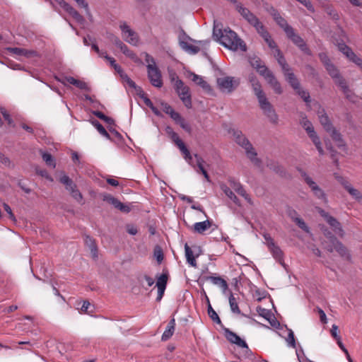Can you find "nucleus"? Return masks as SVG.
Instances as JSON below:
<instances>
[{"label": "nucleus", "mask_w": 362, "mask_h": 362, "mask_svg": "<svg viewBox=\"0 0 362 362\" xmlns=\"http://www.w3.org/2000/svg\"><path fill=\"white\" fill-rule=\"evenodd\" d=\"M221 189L225 193V194L230 199L232 200L236 205L240 206V203L239 202V199L235 196V194L233 192V191L226 185H222L221 186Z\"/></svg>", "instance_id": "nucleus-31"}, {"label": "nucleus", "mask_w": 362, "mask_h": 362, "mask_svg": "<svg viewBox=\"0 0 362 362\" xmlns=\"http://www.w3.org/2000/svg\"><path fill=\"white\" fill-rule=\"evenodd\" d=\"M212 226L214 225L213 224V222L209 220H206L202 222H197L193 226V230L195 233L202 234Z\"/></svg>", "instance_id": "nucleus-19"}, {"label": "nucleus", "mask_w": 362, "mask_h": 362, "mask_svg": "<svg viewBox=\"0 0 362 362\" xmlns=\"http://www.w3.org/2000/svg\"><path fill=\"white\" fill-rule=\"evenodd\" d=\"M171 139L183 154L185 160L192 166L194 167L192 161V156H191L189 151L187 149L184 142L180 139L177 134L173 132Z\"/></svg>", "instance_id": "nucleus-12"}, {"label": "nucleus", "mask_w": 362, "mask_h": 362, "mask_svg": "<svg viewBox=\"0 0 362 362\" xmlns=\"http://www.w3.org/2000/svg\"><path fill=\"white\" fill-rule=\"evenodd\" d=\"M279 64L281 66L282 71L285 75V77L288 83L292 86L294 90H297L300 88V84L296 79V77L291 71L289 66L286 64L284 58H280Z\"/></svg>", "instance_id": "nucleus-11"}, {"label": "nucleus", "mask_w": 362, "mask_h": 362, "mask_svg": "<svg viewBox=\"0 0 362 362\" xmlns=\"http://www.w3.org/2000/svg\"><path fill=\"white\" fill-rule=\"evenodd\" d=\"M61 82L64 84H65L66 82L69 83L70 84H72L79 89L81 90H88V86L86 83L84 81L76 79L75 78L72 76H65Z\"/></svg>", "instance_id": "nucleus-21"}, {"label": "nucleus", "mask_w": 362, "mask_h": 362, "mask_svg": "<svg viewBox=\"0 0 362 362\" xmlns=\"http://www.w3.org/2000/svg\"><path fill=\"white\" fill-rule=\"evenodd\" d=\"M224 334L228 341L230 343L236 344L238 346L241 348L248 349L247 343L238 336L235 332L230 331L228 328L224 329Z\"/></svg>", "instance_id": "nucleus-15"}, {"label": "nucleus", "mask_w": 362, "mask_h": 362, "mask_svg": "<svg viewBox=\"0 0 362 362\" xmlns=\"http://www.w3.org/2000/svg\"><path fill=\"white\" fill-rule=\"evenodd\" d=\"M50 4L55 8L58 9L59 8H63L65 11L70 6L69 4L65 2L64 0H51Z\"/></svg>", "instance_id": "nucleus-40"}, {"label": "nucleus", "mask_w": 362, "mask_h": 362, "mask_svg": "<svg viewBox=\"0 0 362 362\" xmlns=\"http://www.w3.org/2000/svg\"><path fill=\"white\" fill-rule=\"evenodd\" d=\"M0 163L8 168H13L14 163L4 153L0 151Z\"/></svg>", "instance_id": "nucleus-45"}, {"label": "nucleus", "mask_w": 362, "mask_h": 362, "mask_svg": "<svg viewBox=\"0 0 362 362\" xmlns=\"http://www.w3.org/2000/svg\"><path fill=\"white\" fill-rule=\"evenodd\" d=\"M148 77L151 84L158 88H160L163 85L161 79V74L157 66L153 67L147 66Z\"/></svg>", "instance_id": "nucleus-14"}, {"label": "nucleus", "mask_w": 362, "mask_h": 362, "mask_svg": "<svg viewBox=\"0 0 362 362\" xmlns=\"http://www.w3.org/2000/svg\"><path fill=\"white\" fill-rule=\"evenodd\" d=\"M319 119L324 129L330 133L332 139L337 143L338 147H345V143L341 135L332 126L328 115H320Z\"/></svg>", "instance_id": "nucleus-6"}, {"label": "nucleus", "mask_w": 362, "mask_h": 362, "mask_svg": "<svg viewBox=\"0 0 362 362\" xmlns=\"http://www.w3.org/2000/svg\"><path fill=\"white\" fill-rule=\"evenodd\" d=\"M276 23L284 29L286 34L288 32V30H291L292 28L287 23L286 21L282 17H278L277 20L275 21Z\"/></svg>", "instance_id": "nucleus-48"}, {"label": "nucleus", "mask_w": 362, "mask_h": 362, "mask_svg": "<svg viewBox=\"0 0 362 362\" xmlns=\"http://www.w3.org/2000/svg\"><path fill=\"white\" fill-rule=\"evenodd\" d=\"M120 50L123 54L131 59H134L136 57V54L132 50H130L125 44L122 46V47L120 48Z\"/></svg>", "instance_id": "nucleus-53"}, {"label": "nucleus", "mask_w": 362, "mask_h": 362, "mask_svg": "<svg viewBox=\"0 0 362 362\" xmlns=\"http://www.w3.org/2000/svg\"><path fill=\"white\" fill-rule=\"evenodd\" d=\"M210 280L214 284L218 285L224 290H226L228 288L227 282L221 277L211 276Z\"/></svg>", "instance_id": "nucleus-42"}, {"label": "nucleus", "mask_w": 362, "mask_h": 362, "mask_svg": "<svg viewBox=\"0 0 362 362\" xmlns=\"http://www.w3.org/2000/svg\"><path fill=\"white\" fill-rule=\"evenodd\" d=\"M7 50L12 54L18 57H25L26 58H32L37 56V53L34 50H28L20 47H8Z\"/></svg>", "instance_id": "nucleus-17"}, {"label": "nucleus", "mask_w": 362, "mask_h": 362, "mask_svg": "<svg viewBox=\"0 0 362 362\" xmlns=\"http://www.w3.org/2000/svg\"><path fill=\"white\" fill-rule=\"evenodd\" d=\"M175 320L174 318H173L168 322V326L162 335L161 339L163 341H167L173 336L175 331Z\"/></svg>", "instance_id": "nucleus-27"}, {"label": "nucleus", "mask_w": 362, "mask_h": 362, "mask_svg": "<svg viewBox=\"0 0 362 362\" xmlns=\"http://www.w3.org/2000/svg\"><path fill=\"white\" fill-rule=\"evenodd\" d=\"M60 182L65 185L66 189L71 192L74 188H76V185L73 182V181L69 177V176L64 175L59 179Z\"/></svg>", "instance_id": "nucleus-33"}, {"label": "nucleus", "mask_w": 362, "mask_h": 362, "mask_svg": "<svg viewBox=\"0 0 362 362\" xmlns=\"http://www.w3.org/2000/svg\"><path fill=\"white\" fill-rule=\"evenodd\" d=\"M264 238L267 241V245L272 254L273 257L280 264H283V252L280 247L277 246L274 240L269 235H264Z\"/></svg>", "instance_id": "nucleus-13"}, {"label": "nucleus", "mask_w": 362, "mask_h": 362, "mask_svg": "<svg viewBox=\"0 0 362 362\" xmlns=\"http://www.w3.org/2000/svg\"><path fill=\"white\" fill-rule=\"evenodd\" d=\"M70 14L77 22L83 23L84 19L81 15H80L73 7L71 6L66 11Z\"/></svg>", "instance_id": "nucleus-41"}, {"label": "nucleus", "mask_w": 362, "mask_h": 362, "mask_svg": "<svg viewBox=\"0 0 362 362\" xmlns=\"http://www.w3.org/2000/svg\"><path fill=\"white\" fill-rule=\"evenodd\" d=\"M325 249L332 252L335 250L342 258L346 260L351 259V255L349 250L337 238L330 234L329 243H325Z\"/></svg>", "instance_id": "nucleus-5"}, {"label": "nucleus", "mask_w": 362, "mask_h": 362, "mask_svg": "<svg viewBox=\"0 0 362 362\" xmlns=\"http://www.w3.org/2000/svg\"><path fill=\"white\" fill-rule=\"evenodd\" d=\"M170 116L175 123L179 124L184 130L189 133L191 132V124L182 117V115H170Z\"/></svg>", "instance_id": "nucleus-22"}, {"label": "nucleus", "mask_w": 362, "mask_h": 362, "mask_svg": "<svg viewBox=\"0 0 362 362\" xmlns=\"http://www.w3.org/2000/svg\"><path fill=\"white\" fill-rule=\"evenodd\" d=\"M185 251L187 262L192 267H197L196 257L194 256L193 251L187 243L185 245Z\"/></svg>", "instance_id": "nucleus-26"}, {"label": "nucleus", "mask_w": 362, "mask_h": 362, "mask_svg": "<svg viewBox=\"0 0 362 362\" xmlns=\"http://www.w3.org/2000/svg\"><path fill=\"white\" fill-rule=\"evenodd\" d=\"M91 124L96 128L98 132L107 139H110V135L103 127V126L97 120H92Z\"/></svg>", "instance_id": "nucleus-37"}, {"label": "nucleus", "mask_w": 362, "mask_h": 362, "mask_svg": "<svg viewBox=\"0 0 362 362\" xmlns=\"http://www.w3.org/2000/svg\"><path fill=\"white\" fill-rule=\"evenodd\" d=\"M296 93L305 102L306 104L310 103V97L309 93L302 89L300 87L296 90Z\"/></svg>", "instance_id": "nucleus-47"}, {"label": "nucleus", "mask_w": 362, "mask_h": 362, "mask_svg": "<svg viewBox=\"0 0 362 362\" xmlns=\"http://www.w3.org/2000/svg\"><path fill=\"white\" fill-rule=\"evenodd\" d=\"M257 32L264 40L269 47L272 49L273 54L278 62L280 58H284L281 51L278 49L276 42L272 39L269 33L266 30L264 26Z\"/></svg>", "instance_id": "nucleus-10"}, {"label": "nucleus", "mask_w": 362, "mask_h": 362, "mask_svg": "<svg viewBox=\"0 0 362 362\" xmlns=\"http://www.w3.org/2000/svg\"><path fill=\"white\" fill-rule=\"evenodd\" d=\"M71 196L74 199H75L77 202H81L83 199V196L81 193L77 189V188H74L73 190L70 192Z\"/></svg>", "instance_id": "nucleus-56"}, {"label": "nucleus", "mask_w": 362, "mask_h": 362, "mask_svg": "<svg viewBox=\"0 0 362 362\" xmlns=\"http://www.w3.org/2000/svg\"><path fill=\"white\" fill-rule=\"evenodd\" d=\"M301 126L303 127V129L306 131V132H309L311 130L314 129V127L312 124V123L308 120L305 117H303L300 122Z\"/></svg>", "instance_id": "nucleus-50"}, {"label": "nucleus", "mask_w": 362, "mask_h": 362, "mask_svg": "<svg viewBox=\"0 0 362 362\" xmlns=\"http://www.w3.org/2000/svg\"><path fill=\"white\" fill-rule=\"evenodd\" d=\"M121 78L124 81L130 88H136L135 83L124 73V71L122 72V74L119 75Z\"/></svg>", "instance_id": "nucleus-52"}, {"label": "nucleus", "mask_w": 362, "mask_h": 362, "mask_svg": "<svg viewBox=\"0 0 362 362\" xmlns=\"http://www.w3.org/2000/svg\"><path fill=\"white\" fill-rule=\"evenodd\" d=\"M194 158H196V165H197L199 171L202 173V174L204 175V177L208 182H211L209 176L204 167V159L197 154L194 155Z\"/></svg>", "instance_id": "nucleus-29"}, {"label": "nucleus", "mask_w": 362, "mask_h": 362, "mask_svg": "<svg viewBox=\"0 0 362 362\" xmlns=\"http://www.w3.org/2000/svg\"><path fill=\"white\" fill-rule=\"evenodd\" d=\"M319 57H320V60L322 61V62L324 64L325 66H327V64L331 63L329 59L327 57V55L325 53H324V52L320 53L319 54Z\"/></svg>", "instance_id": "nucleus-63"}, {"label": "nucleus", "mask_w": 362, "mask_h": 362, "mask_svg": "<svg viewBox=\"0 0 362 362\" xmlns=\"http://www.w3.org/2000/svg\"><path fill=\"white\" fill-rule=\"evenodd\" d=\"M217 86L223 93H231L238 86L239 81L232 76H223L218 78Z\"/></svg>", "instance_id": "nucleus-9"}, {"label": "nucleus", "mask_w": 362, "mask_h": 362, "mask_svg": "<svg viewBox=\"0 0 362 362\" xmlns=\"http://www.w3.org/2000/svg\"><path fill=\"white\" fill-rule=\"evenodd\" d=\"M119 27L121 30L122 37L125 42L133 46H138L140 44V38L138 33L125 21H121Z\"/></svg>", "instance_id": "nucleus-7"}, {"label": "nucleus", "mask_w": 362, "mask_h": 362, "mask_svg": "<svg viewBox=\"0 0 362 362\" xmlns=\"http://www.w3.org/2000/svg\"><path fill=\"white\" fill-rule=\"evenodd\" d=\"M317 212L326 221V222L333 228L336 234L340 237L344 235V230H343L341 223L333 216L329 215L327 212L320 207L316 208Z\"/></svg>", "instance_id": "nucleus-8"}, {"label": "nucleus", "mask_w": 362, "mask_h": 362, "mask_svg": "<svg viewBox=\"0 0 362 362\" xmlns=\"http://www.w3.org/2000/svg\"><path fill=\"white\" fill-rule=\"evenodd\" d=\"M299 228H300L304 231L308 232L309 228L305 224V221L300 217L298 218H296V221H294Z\"/></svg>", "instance_id": "nucleus-54"}, {"label": "nucleus", "mask_w": 362, "mask_h": 362, "mask_svg": "<svg viewBox=\"0 0 362 362\" xmlns=\"http://www.w3.org/2000/svg\"><path fill=\"white\" fill-rule=\"evenodd\" d=\"M302 176L303 177L305 182L309 186V187L310 188L312 192L315 190V189H317L318 187H320L317 185V183L310 176H308L305 173L302 174Z\"/></svg>", "instance_id": "nucleus-43"}, {"label": "nucleus", "mask_w": 362, "mask_h": 362, "mask_svg": "<svg viewBox=\"0 0 362 362\" xmlns=\"http://www.w3.org/2000/svg\"><path fill=\"white\" fill-rule=\"evenodd\" d=\"M245 21L248 22L251 25H252L257 31L264 26L262 23L259 21V18L252 12H250L244 18Z\"/></svg>", "instance_id": "nucleus-24"}, {"label": "nucleus", "mask_w": 362, "mask_h": 362, "mask_svg": "<svg viewBox=\"0 0 362 362\" xmlns=\"http://www.w3.org/2000/svg\"><path fill=\"white\" fill-rule=\"evenodd\" d=\"M181 48L189 54H194L199 52V47L192 45L187 42H180V43Z\"/></svg>", "instance_id": "nucleus-30"}, {"label": "nucleus", "mask_w": 362, "mask_h": 362, "mask_svg": "<svg viewBox=\"0 0 362 362\" xmlns=\"http://www.w3.org/2000/svg\"><path fill=\"white\" fill-rule=\"evenodd\" d=\"M84 243L90 250L91 257L93 259H96L98 257V247L95 244V240L90 237L89 235H85Z\"/></svg>", "instance_id": "nucleus-20"}, {"label": "nucleus", "mask_w": 362, "mask_h": 362, "mask_svg": "<svg viewBox=\"0 0 362 362\" xmlns=\"http://www.w3.org/2000/svg\"><path fill=\"white\" fill-rule=\"evenodd\" d=\"M331 334L336 341L341 339L340 336L338 334V326L337 325H333L332 326Z\"/></svg>", "instance_id": "nucleus-59"}, {"label": "nucleus", "mask_w": 362, "mask_h": 362, "mask_svg": "<svg viewBox=\"0 0 362 362\" xmlns=\"http://www.w3.org/2000/svg\"><path fill=\"white\" fill-rule=\"evenodd\" d=\"M190 78L191 80L195 83L197 85L199 86L201 88H202L205 90H210V86L209 83L204 80V78L197 74H190Z\"/></svg>", "instance_id": "nucleus-25"}, {"label": "nucleus", "mask_w": 362, "mask_h": 362, "mask_svg": "<svg viewBox=\"0 0 362 362\" xmlns=\"http://www.w3.org/2000/svg\"><path fill=\"white\" fill-rule=\"evenodd\" d=\"M233 136L235 141L241 146L245 152L246 156L257 166L261 164L260 159L257 157V153L250 141L238 129L233 130Z\"/></svg>", "instance_id": "nucleus-2"}, {"label": "nucleus", "mask_w": 362, "mask_h": 362, "mask_svg": "<svg viewBox=\"0 0 362 362\" xmlns=\"http://www.w3.org/2000/svg\"><path fill=\"white\" fill-rule=\"evenodd\" d=\"M214 36L226 48L233 51L240 49L246 51L245 42L237 35V34L230 28L216 29L214 28Z\"/></svg>", "instance_id": "nucleus-1"}, {"label": "nucleus", "mask_w": 362, "mask_h": 362, "mask_svg": "<svg viewBox=\"0 0 362 362\" xmlns=\"http://www.w3.org/2000/svg\"><path fill=\"white\" fill-rule=\"evenodd\" d=\"M287 37L291 39L293 42L302 51L305 53L309 54L310 50L307 47L306 44L301 37L298 35L296 34L293 29L288 30V32L286 33Z\"/></svg>", "instance_id": "nucleus-16"}, {"label": "nucleus", "mask_w": 362, "mask_h": 362, "mask_svg": "<svg viewBox=\"0 0 362 362\" xmlns=\"http://www.w3.org/2000/svg\"><path fill=\"white\" fill-rule=\"evenodd\" d=\"M286 340H287V342L288 343V344L291 347H293V348L296 347V341H295V338H294V334L292 330H289V332L288 334V338Z\"/></svg>", "instance_id": "nucleus-57"}, {"label": "nucleus", "mask_w": 362, "mask_h": 362, "mask_svg": "<svg viewBox=\"0 0 362 362\" xmlns=\"http://www.w3.org/2000/svg\"><path fill=\"white\" fill-rule=\"evenodd\" d=\"M207 300H208V308H207V312H208V315L209 316V317L216 323L218 324V325H221V319L219 318L218 314L216 313V312L213 309V308L211 307L210 303H209V298H207Z\"/></svg>", "instance_id": "nucleus-34"}, {"label": "nucleus", "mask_w": 362, "mask_h": 362, "mask_svg": "<svg viewBox=\"0 0 362 362\" xmlns=\"http://www.w3.org/2000/svg\"><path fill=\"white\" fill-rule=\"evenodd\" d=\"M310 139L312 140L313 144H315L317 150L319 152V154L320 156L324 155V150L322 146V144L320 141V139L319 136H317V133L315 132V129L311 130L310 132L307 133Z\"/></svg>", "instance_id": "nucleus-23"}, {"label": "nucleus", "mask_w": 362, "mask_h": 362, "mask_svg": "<svg viewBox=\"0 0 362 362\" xmlns=\"http://www.w3.org/2000/svg\"><path fill=\"white\" fill-rule=\"evenodd\" d=\"M362 69V59L358 57L356 54L351 60Z\"/></svg>", "instance_id": "nucleus-64"}, {"label": "nucleus", "mask_w": 362, "mask_h": 362, "mask_svg": "<svg viewBox=\"0 0 362 362\" xmlns=\"http://www.w3.org/2000/svg\"><path fill=\"white\" fill-rule=\"evenodd\" d=\"M250 81L252 84L253 90L255 92V94L257 95H260L263 93V90H262V87L257 79L254 76L250 77Z\"/></svg>", "instance_id": "nucleus-35"}, {"label": "nucleus", "mask_w": 362, "mask_h": 362, "mask_svg": "<svg viewBox=\"0 0 362 362\" xmlns=\"http://www.w3.org/2000/svg\"><path fill=\"white\" fill-rule=\"evenodd\" d=\"M154 257L158 263H161L163 259V253L161 249H156L154 251Z\"/></svg>", "instance_id": "nucleus-58"}, {"label": "nucleus", "mask_w": 362, "mask_h": 362, "mask_svg": "<svg viewBox=\"0 0 362 362\" xmlns=\"http://www.w3.org/2000/svg\"><path fill=\"white\" fill-rule=\"evenodd\" d=\"M302 176L303 177L305 182L309 186V187L310 188L312 192L315 190V189H317L318 187H320L317 185V183L310 176H308L305 173L302 174Z\"/></svg>", "instance_id": "nucleus-44"}, {"label": "nucleus", "mask_w": 362, "mask_h": 362, "mask_svg": "<svg viewBox=\"0 0 362 362\" xmlns=\"http://www.w3.org/2000/svg\"><path fill=\"white\" fill-rule=\"evenodd\" d=\"M344 189L349 192V194L358 202L362 204V194L359 190L354 188L352 185H351L347 181H344L341 182Z\"/></svg>", "instance_id": "nucleus-18"}, {"label": "nucleus", "mask_w": 362, "mask_h": 362, "mask_svg": "<svg viewBox=\"0 0 362 362\" xmlns=\"http://www.w3.org/2000/svg\"><path fill=\"white\" fill-rule=\"evenodd\" d=\"M104 199L113 205L116 209H117V207L120 206L119 204H121L120 201L112 196H107Z\"/></svg>", "instance_id": "nucleus-55"}, {"label": "nucleus", "mask_w": 362, "mask_h": 362, "mask_svg": "<svg viewBox=\"0 0 362 362\" xmlns=\"http://www.w3.org/2000/svg\"><path fill=\"white\" fill-rule=\"evenodd\" d=\"M256 70L259 73V74L263 76L265 79L272 74V73L264 64L260 67H257V69Z\"/></svg>", "instance_id": "nucleus-51"}, {"label": "nucleus", "mask_w": 362, "mask_h": 362, "mask_svg": "<svg viewBox=\"0 0 362 362\" xmlns=\"http://www.w3.org/2000/svg\"><path fill=\"white\" fill-rule=\"evenodd\" d=\"M267 83L273 88L274 91L277 94H281L283 92L282 87L279 82L274 77L273 74L269 76L267 79Z\"/></svg>", "instance_id": "nucleus-28"}, {"label": "nucleus", "mask_w": 362, "mask_h": 362, "mask_svg": "<svg viewBox=\"0 0 362 362\" xmlns=\"http://www.w3.org/2000/svg\"><path fill=\"white\" fill-rule=\"evenodd\" d=\"M257 98L258 99L259 103L262 109L265 111L269 110V107H270V104L267 101V99L264 93H263L260 95H257Z\"/></svg>", "instance_id": "nucleus-36"}, {"label": "nucleus", "mask_w": 362, "mask_h": 362, "mask_svg": "<svg viewBox=\"0 0 362 362\" xmlns=\"http://www.w3.org/2000/svg\"><path fill=\"white\" fill-rule=\"evenodd\" d=\"M325 68L330 76L334 81V83L341 88L346 98H350L351 91L350 90L346 81L340 75L337 68L332 63L327 64V66H325Z\"/></svg>", "instance_id": "nucleus-4"}, {"label": "nucleus", "mask_w": 362, "mask_h": 362, "mask_svg": "<svg viewBox=\"0 0 362 362\" xmlns=\"http://www.w3.org/2000/svg\"><path fill=\"white\" fill-rule=\"evenodd\" d=\"M313 193L316 198L320 199L323 203H327L328 201L326 194L322 189L318 187L317 189H315Z\"/></svg>", "instance_id": "nucleus-46"}, {"label": "nucleus", "mask_w": 362, "mask_h": 362, "mask_svg": "<svg viewBox=\"0 0 362 362\" xmlns=\"http://www.w3.org/2000/svg\"><path fill=\"white\" fill-rule=\"evenodd\" d=\"M229 304L230 310L233 313L240 314V310L239 309L237 300L233 294H230L229 297Z\"/></svg>", "instance_id": "nucleus-39"}, {"label": "nucleus", "mask_w": 362, "mask_h": 362, "mask_svg": "<svg viewBox=\"0 0 362 362\" xmlns=\"http://www.w3.org/2000/svg\"><path fill=\"white\" fill-rule=\"evenodd\" d=\"M233 188L234 190L240 196L244 197L248 203L252 204V201L246 191L243 189V186L240 183H233Z\"/></svg>", "instance_id": "nucleus-32"}, {"label": "nucleus", "mask_w": 362, "mask_h": 362, "mask_svg": "<svg viewBox=\"0 0 362 362\" xmlns=\"http://www.w3.org/2000/svg\"><path fill=\"white\" fill-rule=\"evenodd\" d=\"M168 281V275L165 274H161L157 279L156 286L158 288H165Z\"/></svg>", "instance_id": "nucleus-49"}, {"label": "nucleus", "mask_w": 362, "mask_h": 362, "mask_svg": "<svg viewBox=\"0 0 362 362\" xmlns=\"http://www.w3.org/2000/svg\"><path fill=\"white\" fill-rule=\"evenodd\" d=\"M42 157L43 160L46 163L48 166L54 168L56 167V163L52 156L49 153L42 152Z\"/></svg>", "instance_id": "nucleus-38"}, {"label": "nucleus", "mask_w": 362, "mask_h": 362, "mask_svg": "<svg viewBox=\"0 0 362 362\" xmlns=\"http://www.w3.org/2000/svg\"><path fill=\"white\" fill-rule=\"evenodd\" d=\"M3 206H4V210L8 213V214L9 216V218L12 221H16V217H15L14 214H13L11 207L7 204H6V203H4L3 204Z\"/></svg>", "instance_id": "nucleus-61"}, {"label": "nucleus", "mask_w": 362, "mask_h": 362, "mask_svg": "<svg viewBox=\"0 0 362 362\" xmlns=\"http://www.w3.org/2000/svg\"><path fill=\"white\" fill-rule=\"evenodd\" d=\"M170 79L180 99L187 107H190L192 101L189 87L175 73L170 74Z\"/></svg>", "instance_id": "nucleus-3"}, {"label": "nucleus", "mask_w": 362, "mask_h": 362, "mask_svg": "<svg viewBox=\"0 0 362 362\" xmlns=\"http://www.w3.org/2000/svg\"><path fill=\"white\" fill-rule=\"evenodd\" d=\"M145 61L148 64L147 66H157L154 59L148 54H146Z\"/></svg>", "instance_id": "nucleus-62"}, {"label": "nucleus", "mask_w": 362, "mask_h": 362, "mask_svg": "<svg viewBox=\"0 0 362 362\" xmlns=\"http://www.w3.org/2000/svg\"><path fill=\"white\" fill-rule=\"evenodd\" d=\"M100 119L105 121L109 126L114 124V120L106 115H96Z\"/></svg>", "instance_id": "nucleus-60"}]
</instances>
